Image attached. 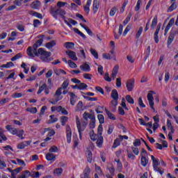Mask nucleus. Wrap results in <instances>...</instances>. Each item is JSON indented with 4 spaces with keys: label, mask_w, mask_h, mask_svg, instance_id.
<instances>
[{
    "label": "nucleus",
    "mask_w": 178,
    "mask_h": 178,
    "mask_svg": "<svg viewBox=\"0 0 178 178\" xmlns=\"http://www.w3.org/2000/svg\"><path fill=\"white\" fill-rule=\"evenodd\" d=\"M43 42L44 40L42 39H39L33 44V47H29L26 49L28 56L33 58H35L36 56L37 58H39V59H41V60L43 62H45L47 58L51 56V54L49 51H47L44 48H40L37 50L38 47H41V45H42Z\"/></svg>",
    "instance_id": "nucleus-1"
},
{
    "label": "nucleus",
    "mask_w": 178,
    "mask_h": 178,
    "mask_svg": "<svg viewBox=\"0 0 178 178\" xmlns=\"http://www.w3.org/2000/svg\"><path fill=\"white\" fill-rule=\"evenodd\" d=\"M88 136L92 141H96V144L99 148L102 147V144H104V137L102 136H99L98 134H95L94 129L89 131Z\"/></svg>",
    "instance_id": "nucleus-2"
},
{
    "label": "nucleus",
    "mask_w": 178,
    "mask_h": 178,
    "mask_svg": "<svg viewBox=\"0 0 178 178\" xmlns=\"http://www.w3.org/2000/svg\"><path fill=\"white\" fill-rule=\"evenodd\" d=\"M76 124L78 132H82L87 129V126L88 125V122L85 121L84 120H81L78 115H76Z\"/></svg>",
    "instance_id": "nucleus-3"
},
{
    "label": "nucleus",
    "mask_w": 178,
    "mask_h": 178,
    "mask_svg": "<svg viewBox=\"0 0 178 178\" xmlns=\"http://www.w3.org/2000/svg\"><path fill=\"white\" fill-rule=\"evenodd\" d=\"M54 99L49 100V104L51 105H56L59 101H62L63 99V96L62 95V88H58L54 94Z\"/></svg>",
    "instance_id": "nucleus-4"
},
{
    "label": "nucleus",
    "mask_w": 178,
    "mask_h": 178,
    "mask_svg": "<svg viewBox=\"0 0 178 178\" xmlns=\"http://www.w3.org/2000/svg\"><path fill=\"white\" fill-rule=\"evenodd\" d=\"M151 158H152V166H153L154 171L158 172L161 175H163L165 170H163V168H160L159 167V165H160L159 159L155 158L152 155L151 156Z\"/></svg>",
    "instance_id": "nucleus-5"
},
{
    "label": "nucleus",
    "mask_w": 178,
    "mask_h": 178,
    "mask_svg": "<svg viewBox=\"0 0 178 178\" xmlns=\"http://www.w3.org/2000/svg\"><path fill=\"white\" fill-rule=\"evenodd\" d=\"M42 91H44V94H46V95H48V94H49V88H48L47 83H43L42 85L39 86V89L37 92L38 95H40V94H41Z\"/></svg>",
    "instance_id": "nucleus-6"
},
{
    "label": "nucleus",
    "mask_w": 178,
    "mask_h": 178,
    "mask_svg": "<svg viewBox=\"0 0 178 178\" xmlns=\"http://www.w3.org/2000/svg\"><path fill=\"white\" fill-rule=\"evenodd\" d=\"M147 100L149 102V105L153 112H156L154 107L155 103L154 102V96L152 95V93L147 94Z\"/></svg>",
    "instance_id": "nucleus-7"
},
{
    "label": "nucleus",
    "mask_w": 178,
    "mask_h": 178,
    "mask_svg": "<svg viewBox=\"0 0 178 178\" xmlns=\"http://www.w3.org/2000/svg\"><path fill=\"white\" fill-rule=\"evenodd\" d=\"M65 131L67 136V142L68 143V144H70V143H72V129L70 128V126H66Z\"/></svg>",
    "instance_id": "nucleus-8"
},
{
    "label": "nucleus",
    "mask_w": 178,
    "mask_h": 178,
    "mask_svg": "<svg viewBox=\"0 0 178 178\" xmlns=\"http://www.w3.org/2000/svg\"><path fill=\"white\" fill-rule=\"evenodd\" d=\"M86 155L88 159V162L89 163H91V162H92V149L87 148Z\"/></svg>",
    "instance_id": "nucleus-9"
},
{
    "label": "nucleus",
    "mask_w": 178,
    "mask_h": 178,
    "mask_svg": "<svg viewBox=\"0 0 178 178\" xmlns=\"http://www.w3.org/2000/svg\"><path fill=\"white\" fill-rule=\"evenodd\" d=\"M68 94L70 97V104L74 106V105H76V102H77V95L72 92H69Z\"/></svg>",
    "instance_id": "nucleus-10"
},
{
    "label": "nucleus",
    "mask_w": 178,
    "mask_h": 178,
    "mask_svg": "<svg viewBox=\"0 0 178 178\" xmlns=\"http://www.w3.org/2000/svg\"><path fill=\"white\" fill-rule=\"evenodd\" d=\"M127 91H133L134 88V79H129L126 83Z\"/></svg>",
    "instance_id": "nucleus-11"
},
{
    "label": "nucleus",
    "mask_w": 178,
    "mask_h": 178,
    "mask_svg": "<svg viewBox=\"0 0 178 178\" xmlns=\"http://www.w3.org/2000/svg\"><path fill=\"white\" fill-rule=\"evenodd\" d=\"M115 162L117 163L116 166V170L119 173H122L123 172V164L122 163V161H120V159H115Z\"/></svg>",
    "instance_id": "nucleus-12"
},
{
    "label": "nucleus",
    "mask_w": 178,
    "mask_h": 178,
    "mask_svg": "<svg viewBox=\"0 0 178 178\" xmlns=\"http://www.w3.org/2000/svg\"><path fill=\"white\" fill-rule=\"evenodd\" d=\"M31 144V140L22 142L17 145L18 149H24L26 147H29Z\"/></svg>",
    "instance_id": "nucleus-13"
},
{
    "label": "nucleus",
    "mask_w": 178,
    "mask_h": 178,
    "mask_svg": "<svg viewBox=\"0 0 178 178\" xmlns=\"http://www.w3.org/2000/svg\"><path fill=\"white\" fill-rule=\"evenodd\" d=\"M6 129L9 131V133H10V134H13V136H16V134H17V129L13 127L11 125H7Z\"/></svg>",
    "instance_id": "nucleus-14"
},
{
    "label": "nucleus",
    "mask_w": 178,
    "mask_h": 178,
    "mask_svg": "<svg viewBox=\"0 0 178 178\" xmlns=\"http://www.w3.org/2000/svg\"><path fill=\"white\" fill-rule=\"evenodd\" d=\"M90 173H91V169L86 167L83 170V173L81 175V178H90Z\"/></svg>",
    "instance_id": "nucleus-15"
},
{
    "label": "nucleus",
    "mask_w": 178,
    "mask_h": 178,
    "mask_svg": "<svg viewBox=\"0 0 178 178\" xmlns=\"http://www.w3.org/2000/svg\"><path fill=\"white\" fill-rule=\"evenodd\" d=\"M31 8H32V9H40V8H41V1L38 0L34 1L31 3Z\"/></svg>",
    "instance_id": "nucleus-16"
},
{
    "label": "nucleus",
    "mask_w": 178,
    "mask_h": 178,
    "mask_svg": "<svg viewBox=\"0 0 178 178\" xmlns=\"http://www.w3.org/2000/svg\"><path fill=\"white\" fill-rule=\"evenodd\" d=\"M67 55L70 57V59L72 60H77V56H76V52L72 51V50H67L66 51Z\"/></svg>",
    "instance_id": "nucleus-17"
},
{
    "label": "nucleus",
    "mask_w": 178,
    "mask_h": 178,
    "mask_svg": "<svg viewBox=\"0 0 178 178\" xmlns=\"http://www.w3.org/2000/svg\"><path fill=\"white\" fill-rule=\"evenodd\" d=\"M22 170H23V167H19L15 168V170H13V171L11 172V177H16V175L18 173H20V172H22Z\"/></svg>",
    "instance_id": "nucleus-18"
},
{
    "label": "nucleus",
    "mask_w": 178,
    "mask_h": 178,
    "mask_svg": "<svg viewBox=\"0 0 178 178\" xmlns=\"http://www.w3.org/2000/svg\"><path fill=\"white\" fill-rule=\"evenodd\" d=\"M119 72V66L115 65L113 69L111 74V77L113 80H115L116 79V76L118 75V72Z\"/></svg>",
    "instance_id": "nucleus-19"
},
{
    "label": "nucleus",
    "mask_w": 178,
    "mask_h": 178,
    "mask_svg": "<svg viewBox=\"0 0 178 178\" xmlns=\"http://www.w3.org/2000/svg\"><path fill=\"white\" fill-rule=\"evenodd\" d=\"M80 69L83 72H88L91 70V68L90 67V65L87 63H83V65H81L80 66Z\"/></svg>",
    "instance_id": "nucleus-20"
},
{
    "label": "nucleus",
    "mask_w": 178,
    "mask_h": 178,
    "mask_svg": "<svg viewBox=\"0 0 178 178\" xmlns=\"http://www.w3.org/2000/svg\"><path fill=\"white\" fill-rule=\"evenodd\" d=\"M92 6L94 13H97L98 9H99V1H98V0H94Z\"/></svg>",
    "instance_id": "nucleus-21"
},
{
    "label": "nucleus",
    "mask_w": 178,
    "mask_h": 178,
    "mask_svg": "<svg viewBox=\"0 0 178 178\" xmlns=\"http://www.w3.org/2000/svg\"><path fill=\"white\" fill-rule=\"evenodd\" d=\"M30 177H31V172L29 170H25L21 175L18 176V178H29Z\"/></svg>",
    "instance_id": "nucleus-22"
},
{
    "label": "nucleus",
    "mask_w": 178,
    "mask_h": 178,
    "mask_svg": "<svg viewBox=\"0 0 178 178\" xmlns=\"http://www.w3.org/2000/svg\"><path fill=\"white\" fill-rule=\"evenodd\" d=\"M47 161H56V156L51 152L46 154Z\"/></svg>",
    "instance_id": "nucleus-23"
},
{
    "label": "nucleus",
    "mask_w": 178,
    "mask_h": 178,
    "mask_svg": "<svg viewBox=\"0 0 178 178\" xmlns=\"http://www.w3.org/2000/svg\"><path fill=\"white\" fill-rule=\"evenodd\" d=\"M54 176H60L63 173V169L62 168H56L53 172Z\"/></svg>",
    "instance_id": "nucleus-24"
},
{
    "label": "nucleus",
    "mask_w": 178,
    "mask_h": 178,
    "mask_svg": "<svg viewBox=\"0 0 178 178\" xmlns=\"http://www.w3.org/2000/svg\"><path fill=\"white\" fill-rule=\"evenodd\" d=\"M120 143H122V139H120V136L117 138L113 143L112 148H118L119 145H120Z\"/></svg>",
    "instance_id": "nucleus-25"
},
{
    "label": "nucleus",
    "mask_w": 178,
    "mask_h": 178,
    "mask_svg": "<svg viewBox=\"0 0 178 178\" xmlns=\"http://www.w3.org/2000/svg\"><path fill=\"white\" fill-rule=\"evenodd\" d=\"M56 45V40H51V42H49L46 44L45 47L47 48V49H51V48H54Z\"/></svg>",
    "instance_id": "nucleus-26"
},
{
    "label": "nucleus",
    "mask_w": 178,
    "mask_h": 178,
    "mask_svg": "<svg viewBox=\"0 0 178 178\" xmlns=\"http://www.w3.org/2000/svg\"><path fill=\"white\" fill-rule=\"evenodd\" d=\"M54 73L56 74V76H62V74H66V72L63 69H55Z\"/></svg>",
    "instance_id": "nucleus-27"
},
{
    "label": "nucleus",
    "mask_w": 178,
    "mask_h": 178,
    "mask_svg": "<svg viewBox=\"0 0 178 178\" xmlns=\"http://www.w3.org/2000/svg\"><path fill=\"white\" fill-rule=\"evenodd\" d=\"M111 97L113 99H119V93H118V90H116V89L111 91Z\"/></svg>",
    "instance_id": "nucleus-28"
},
{
    "label": "nucleus",
    "mask_w": 178,
    "mask_h": 178,
    "mask_svg": "<svg viewBox=\"0 0 178 178\" xmlns=\"http://www.w3.org/2000/svg\"><path fill=\"white\" fill-rule=\"evenodd\" d=\"M24 134V131L22 129H20L19 131H17V134H15V136L17 137H19V138H21V140H24V137L23 136Z\"/></svg>",
    "instance_id": "nucleus-29"
},
{
    "label": "nucleus",
    "mask_w": 178,
    "mask_h": 178,
    "mask_svg": "<svg viewBox=\"0 0 178 178\" xmlns=\"http://www.w3.org/2000/svg\"><path fill=\"white\" fill-rule=\"evenodd\" d=\"M83 120L85 122H87L88 120V119H92V118H94V116L91 115V114L88 113H84L83 115Z\"/></svg>",
    "instance_id": "nucleus-30"
},
{
    "label": "nucleus",
    "mask_w": 178,
    "mask_h": 178,
    "mask_svg": "<svg viewBox=\"0 0 178 178\" xmlns=\"http://www.w3.org/2000/svg\"><path fill=\"white\" fill-rule=\"evenodd\" d=\"M156 24H158V16L156 15L152 19L151 28L155 29V27H156Z\"/></svg>",
    "instance_id": "nucleus-31"
},
{
    "label": "nucleus",
    "mask_w": 178,
    "mask_h": 178,
    "mask_svg": "<svg viewBox=\"0 0 178 178\" xmlns=\"http://www.w3.org/2000/svg\"><path fill=\"white\" fill-rule=\"evenodd\" d=\"M30 15H31V16H34L35 17H37L38 19H42V15L38 12L31 11Z\"/></svg>",
    "instance_id": "nucleus-32"
},
{
    "label": "nucleus",
    "mask_w": 178,
    "mask_h": 178,
    "mask_svg": "<svg viewBox=\"0 0 178 178\" xmlns=\"http://www.w3.org/2000/svg\"><path fill=\"white\" fill-rule=\"evenodd\" d=\"M106 113L108 118L111 119V120H116V117H115V115L112 113L111 111H108V109H106Z\"/></svg>",
    "instance_id": "nucleus-33"
},
{
    "label": "nucleus",
    "mask_w": 178,
    "mask_h": 178,
    "mask_svg": "<svg viewBox=\"0 0 178 178\" xmlns=\"http://www.w3.org/2000/svg\"><path fill=\"white\" fill-rule=\"evenodd\" d=\"M89 129H90V130H93L92 129H95V118H91L90 122L89 123Z\"/></svg>",
    "instance_id": "nucleus-34"
},
{
    "label": "nucleus",
    "mask_w": 178,
    "mask_h": 178,
    "mask_svg": "<svg viewBox=\"0 0 178 178\" xmlns=\"http://www.w3.org/2000/svg\"><path fill=\"white\" fill-rule=\"evenodd\" d=\"M65 48H67V49H72L74 47V43L72 42H67L64 44Z\"/></svg>",
    "instance_id": "nucleus-35"
},
{
    "label": "nucleus",
    "mask_w": 178,
    "mask_h": 178,
    "mask_svg": "<svg viewBox=\"0 0 178 178\" xmlns=\"http://www.w3.org/2000/svg\"><path fill=\"white\" fill-rule=\"evenodd\" d=\"M69 83H70L69 79L64 81L60 88H61V90H66V88L69 87Z\"/></svg>",
    "instance_id": "nucleus-36"
},
{
    "label": "nucleus",
    "mask_w": 178,
    "mask_h": 178,
    "mask_svg": "<svg viewBox=\"0 0 178 178\" xmlns=\"http://www.w3.org/2000/svg\"><path fill=\"white\" fill-rule=\"evenodd\" d=\"M58 15L62 17V19L64 21L66 20V17H65V15H66V11H65V10L58 9Z\"/></svg>",
    "instance_id": "nucleus-37"
},
{
    "label": "nucleus",
    "mask_w": 178,
    "mask_h": 178,
    "mask_svg": "<svg viewBox=\"0 0 178 178\" xmlns=\"http://www.w3.org/2000/svg\"><path fill=\"white\" fill-rule=\"evenodd\" d=\"M140 163H141L142 166H147V165H148L147 159L145 158V156H141V160H140Z\"/></svg>",
    "instance_id": "nucleus-38"
},
{
    "label": "nucleus",
    "mask_w": 178,
    "mask_h": 178,
    "mask_svg": "<svg viewBox=\"0 0 178 178\" xmlns=\"http://www.w3.org/2000/svg\"><path fill=\"white\" fill-rule=\"evenodd\" d=\"M50 13H51V16H53V17H54V19H58V15H59L58 10H55L51 8L50 10Z\"/></svg>",
    "instance_id": "nucleus-39"
},
{
    "label": "nucleus",
    "mask_w": 178,
    "mask_h": 178,
    "mask_svg": "<svg viewBox=\"0 0 178 178\" xmlns=\"http://www.w3.org/2000/svg\"><path fill=\"white\" fill-rule=\"evenodd\" d=\"M21 67H22V69H24V72L26 74H29V71L30 70V68L27 67V65H26L25 63H22Z\"/></svg>",
    "instance_id": "nucleus-40"
},
{
    "label": "nucleus",
    "mask_w": 178,
    "mask_h": 178,
    "mask_svg": "<svg viewBox=\"0 0 178 178\" xmlns=\"http://www.w3.org/2000/svg\"><path fill=\"white\" fill-rule=\"evenodd\" d=\"M176 8H177V5L176 4V2H173L172 5L168 8V12H173Z\"/></svg>",
    "instance_id": "nucleus-41"
},
{
    "label": "nucleus",
    "mask_w": 178,
    "mask_h": 178,
    "mask_svg": "<svg viewBox=\"0 0 178 178\" xmlns=\"http://www.w3.org/2000/svg\"><path fill=\"white\" fill-rule=\"evenodd\" d=\"M8 138L5 136V134H3V129L0 131V142L1 141H6Z\"/></svg>",
    "instance_id": "nucleus-42"
},
{
    "label": "nucleus",
    "mask_w": 178,
    "mask_h": 178,
    "mask_svg": "<svg viewBox=\"0 0 178 178\" xmlns=\"http://www.w3.org/2000/svg\"><path fill=\"white\" fill-rule=\"evenodd\" d=\"M97 119L100 124H104V123H105V118H104V115L102 114H99L97 115Z\"/></svg>",
    "instance_id": "nucleus-43"
},
{
    "label": "nucleus",
    "mask_w": 178,
    "mask_h": 178,
    "mask_svg": "<svg viewBox=\"0 0 178 178\" xmlns=\"http://www.w3.org/2000/svg\"><path fill=\"white\" fill-rule=\"evenodd\" d=\"M87 87H88V86H87V84L81 82V83L78 85L77 89H78V90H86V88H87Z\"/></svg>",
    "instance_id": "nucleus-44"
},
{
    "label": "nucleus",
    "mask_w": 178,
    "mask_h": 178,
    "mask_svg": "<svg viewBox=\"0 0 178 178\" xmlns=\"http://www.w3.org/2000/svg\"><path fill=\"white\" fill-rule=\"evenodd\" d=\"M90 54L94 56L95 59H98V52L95 49L91 48L90 49Z\"/></svg>",
    "instance_id": "nucleus-45"
},
{
    "label": "nucleus",
    "mask_w": 178,
    "mask_h": 178,
    "mask_svg": "<svg viewBox=\"0 0 178 178\" xmlns=\"http://www.w3.org/2000/svg\"><path fill=\"white\" fill-rule=\"evenodd\" d=\"M125 99H127V102H129V104H134V99H133V97H131V96L130 95H127L125 97Z\"/></svg>",
    "instance_id": "nucleus-46"
},
{
    "label": "nucleus",
    "mask_w": 178,
    "mask_h": 178,
    "mask_svg": "<svg viewBox=\"0 0 178 178\" xmlns=\"http://www.w3.org/2000/svg\"><path fill=\"white\" fill-rule=\"evenodd\" d=\"M67 120H69V118L66 117V116H63L60 118V122L62 126H65V124H66V123L67 122Z\"/></svg>",
    "instance_id": "nucleus-47"
},
{
    "label": "nucleus",
    "mask_w": 178,
    "mask_h": 178,
    "mask_svg": "<svg viewBox=\"0 0 178 178\" xmlns=\"http://www.w3.org/2000/svg\"><path fill=\"white\" fill-rule=\"evenodd\" d=\"M143 26H140L136 34V38H140V37H141V34H143Z\"/></svg>",
    "instance_id": "nucleus-48"
},
{
    "label": "nucleus",
    "mask_w": 178,
    "mask_h": 178,
    "mask_svg": "<svg viewBox=\"0 0 178 178\" xmlns=\"http://www.w3.org/2000/svg\"><path fill=\"white\" fill-rule=\"evenodd\" d=\"M95 170H96V175H99V176H102V170L101 169V167L95 165Z\"/></svg>",
    "instance_id": "nucleus-49"
},
{
    "label": "nucleus",
    "mask_w": 178,
    "mask_h": 178,
    "mask_svg": "<svg viewBox=\"0 0 178 178\" xmlns=\"http://www.w3.org/2000/svg\"><path fill=\"white\" fill-rule=\"evenodd\" d=\"M26 111L29 112L30 113H37V108L35 107L27 108L26 109Z\"/></svg>",
    "instance_id": "nucleus-50"
},
{
    "label": "nucleus",
    "mask_w": 178,
    "mask_h": 178,
    "mask_svg": "<svg viewBox=\"0 0 178 178\" xmlns=\"http://www.w3.org/2000/svg\"><path fill=\"white\" fill-rule=\"evenodd\" d=\"M131 149L134 155L138 156L140 154V149H138V147H131Z\"/></svg>",
    "instance_id": "nucleus-51"
},
{
    "label": "nucleus",
    "mask_w": 178,
    "mask_h": 178,
    "mask_svg": "<svg viewBox=\"0 0 178 178\" xmlns=\"http://www.w3.org/2000/svg\"><path fill=\"white\" fill-rule=\"evenodd\" d=\"M23 56V54L22 53H19L16 54L14 57L11 58V60L13 62H15V60H17V59H20Z\"/></svg>",
    "instance_id": "nucleus-52"
},
{
    "label": "nucleus",
    "mask_w": 178,
    "mask_h": 178,
    "mask_svg": "<svg viewBox=\"0 0 178 178\" xmlns=\"http://www.w3.org/2000/svg\"><path fill=\"white\" fill-rule=\"evenodd\" d=\"M102 57L104 59H106L107 60H111L112 59V56L109 53H104L102 54Z\"/></svg>",
    "instance_id": "nucleus-53"
},
{
    "label": "nucleus",
    "mask_w": 178,
    "mask_h": 178,
    "mask_svg": "<svg viewBox=\"0 0 178 178\" xmlns=\"http://www.w3.org/2000/svg\"><path fill=\"white\" fill-rule=\"evenodd\" d=\"M58 151H59V149H58V147H56V146H51V147L49 148V152L50 153H51V154H52V152L56 153V152H58Z\"/></svg>",
    "instance_id": "nucleus-54"
},
{
    "label": "nucleus",
    "mask_w": 178,
    "mask_h": 178,
    "mask_svg": "<svg viewBox=\"0 0 178 178\" xmlns=\"http://www.w3.org/2000/svg\"><path fill=\"white\" fill-rule=\"evenodd\" d=\"M173 40H175V35H170L168 39V42L167 44L168 45H170V44H172V42H173Z\"/></svg>",
    "instance_id": "nucleus-55"
},
{
    "label": "nucleus",
    "mask_w": 178,
    "mask_h": 178,
    "mask_svg": "<svg viewBox=\"0 0 178 178\" xmlns=\"http://www.w3.org/2000/svg\"><path fill=\"white\" fill-rule=\"evenodd\" d=\"M82 109H83V102H79L76 105V112H79Z\"/></svg>",
    "instance_id": "nucleus-56"
},
{
    "label": "nucleus",
    "mask_w": 178,
    "mask_h": 178,
    "mask_svg": "<svg viewBox=\"0 0 178 178\" xmlns=\"http://www.w3.org/2000/svg\"><path fill=\"white\" fill-rule=\"evenodd\" d=\"M102 131H104V127H102V124H100L97 128V134L99 136H102Z\"/></svg>",
    "instance_id": "nucleus-57"
},
{
    "label": "nucleus",
    "mask_w": 178,
    "mask_h": 178,
    "mask_svg": "<svg viewBox=\"0 0 178 178\" xmlns=\"http://www.w3.org/2000/svg\"><path fill=\"white\" fill-rule=\"evenodd\" d=\"M68 65L70 67H72V69H76V67H77V64L74 63L72 60H68Z\"/></svg>",
    "instance_id": "nucleus-58"
},
{
    "label": "nucleus",
    "mask_w": 178,
    "mask_h": 178,
    "mask_svg": "<svg viewBox=\"0 0 178 178\" xmlns=\"http://www.w3.org/2000/svg\"><path fill=\"white\" fill-rule=\"evenodd\" d=\"M17 162V165H19V166H26V163L24 162V161L19 159H16Z\"/></svg>",
    "instance_id": "nucleus-59"
},
{
    "label": "nucleus",
    "mask_w": 178,
    "mask_h": 178,
    "mask_svg": "<svg viewBox=\"0 0 178 178\" xmlns=\"http://www.w3.org/2000/svg\"><path fill=\"white\" fill-rule=\"evenodd\" d=\"M127 152L128 158H129V159H132V161H134L136 159V156L134 155L131 152H129V150H127Z\"/></svg>",
    "instance_id": "nucleus-60"
},
{
    "label": "nucleus",
    "mask_w": 178,
    "mask_h": 178,
    "mask_svg": "<svg viewBox=\"0 0 178 178\" xmlns=\"http://www.w3.org/2000/svg\"><path fill=\"white\" fill-rule=\"evenodd\" d=\"M49 118L51 119L49 123H56V122H58V118L55 115H50Z\"/></svg>",
    "instance_id": "nucleus-61"
},
{
    "label": "nucleus",
    "mask_w": 178,
    "mask_h": 178,
    "mask_svg": "<svg viewBox=\"0 0 178 178\" xmlns=\"http://www.w3.org/2000/svg\"><path fill=\"white\" fill-rule=\"evenodd\" d=\"M13 3L16 6H22L23 4V0H15L13 1Z\"/></svg>",
    "instance_id": "nucleus-62"
},
{
    "label": "nucleus",
    "mask_w": 178,
    "mask_h": 178,
    "mask_svg": "<svg viewBox=\"0 0 178 178\" xmlns=\"http://www.w3.org/2000/svg\"><path fill=\"white\" fill-rule=\"evenodd\" d=\"M33 26L35 28L38 27V26H41V22H40L38 19H35L33 21Z\"/></svg>",
    "instance_id": "nucleus-63"
},
{
    "label": "nucleus",
    "mask_w": 178,
    "mask_h": 178,
    "mask_svg": "<svg viewBox=\"0 0 178 178\" xmlns=\"http://www.w3.org/2000/svg\"><path fill=\"white\" fill-rule=\"evenodd\" d=\"M6 168V163L3 160H0V169H5Z\"/></svg>",
    "instance_id": "nucleus-64"
}]
</instances>
